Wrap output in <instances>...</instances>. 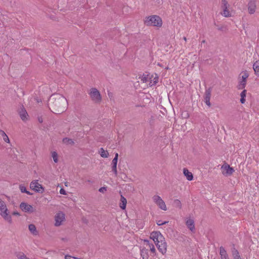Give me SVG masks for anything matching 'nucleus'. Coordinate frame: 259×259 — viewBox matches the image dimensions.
I'll return each mask as SVG.
<instances>
[{"label": "nucleus", "mask_w": 259, "mask_h": 259, "mask_svg": "<svg viewBox=\"0 0 259 259\" xmlns=\"http://www.w3.org/2000/svg\"><path fill=\"white\" fill-rule=\"evenodd\" d=\"M220 254L221 259H229L226 250L223 246L220 247Z\"/></svg>", "instance_id": "15"}, {"label": "nucleus", "mask_w": 259, "mask_h": 259, "mask_svg": "<svg viewBox=\"0 0 259 259\" xmlns=\"http://www.w3.org/2000/svg\"><path fill=\"white\" fill-rule=\"evenodd\" d=\"M19 188L21 192L25 193L28 195H32V194L29 191H27L26 188L24 186L20 185L19 186Z\"/></svg>", "instance_id": "29"}, {"label": "nucleus", "mask_w": 259, "mask_h": 259, "mask_svg": "<svg viewBox=\"0 0 259 259\" xmlns=\"http://www.w3.org/2000/svg\"><path fill=\"white\" fill-rule=\"evenodd\" d=\"M218 29L219 30L224 31H225L226 29V27H225V26H221L219 27L218 28Z\"/></svg>", "instance_id": "38"}, {"label": "nucleus", "mask_w": 259, "mask_h": 259, "mask_svg": "<svg viewBox=\"0 0 259 259\" xmlns=\"http://www.w3.org/2000/svg\"><path fill=\"white\" fill-rule=\"evenodd\" d=\"M28 229L30 232L33 235H36L38 234V232L34 225L30 224L28 226Z\"/></svg>", "instance_id": "22"}, {"label": "nucleus", "mask_w": 259, "mask_h": 259, "mask_svg": "<svg viewBox=\"0 0 259 259\" xmlns=\"http://www.w3.org/2000/svg\"><path fill=\"white\" fill-rule=\"evenodd\" d=\"M63 143L67 145H73L74 144V141L72 139L68 138H64L62 140Z\"/></svg>", "instance_id": "27"}, {"label": "nucleus", "mask_w": 259, "mask_h": 259, "mask_svg": "<svg viewBox=\"0 0 259 259\" xmlns=\"http://www.w3.org/2000/svg\"><path fill=\"white\" fill-rule=\"evenodd\" d=\"M19 114L21 118L23 120H25L27 119V116L28 115V114L24 108H22L21 109V110L19 111Z\"/></svg>", "instance_id": "21"}, {"label": "nucleus", "mask_w": 259, "mask_h": 259, "mask_svg": "<svg viewBox=\"0 0 259 259\" xmlns=\"http://www.w3.org/2000/svg\"><path fill=\"white\" fill-rule=\"evenodd\" d=\"M174 205L175 207H178L180 209L182 207L181 201L178 199H175L174 201Z\"/></svg>", "instance_id": "31"}, {"label": "nucleus", "mask_w": 259, "mask_h": 259, "mask_svg": "<svg viewBox=\"0 0 259 259\" xmlns=\"http://www.w3.org/2000/svg\"><path fill=\"white\" fill-rule=\"evenodd\" d=\"M205 40H203L202 41V43H205Z\"/></svg>", "instance_id": "46"}, {"label": "nucleus", "mask_w": 259, "mask_h": 259, "mask_svg": "<svg viewBox=\"0 0 259 259\" xmlns=\"http://www.w3.org/2000/svg\"><path fill=\"white\" fill-rule=\"evenodd\" d=\"M20 208L25 212H33V207L26 203L22 202L20 205Z\"/></svg>", "instance_id": "12"}, {"label": "nucleus", "mask_w": 259, "mask_h": 259, "mask_svg": "<svg viewBox=\"0 0 259 259\" xmlns=\"http://www.w3.org/2000/svg\"><path fill=\"white\" fill-rule=\"evenodd\" d=\"M223 175H231L234 171V169L228 164H224L222 166Z\"/></svg>", "instance_id": "11"}, {"label": "nucleus", "mask_w": 259, "mask_h": 259, "mask_svg": "<svg viewBox=\"0 0 259 259\" xmlns=\"http://www.w3.org/2000/svg\"><path fill=\"white\" fill-rule=\"evenodd\" d=\"M118 154L117 153H116L115 155V157L113 158V159H115L116 160L118 161Z\"/></svg>", "instance_id": "42"}, {"label": "nucleus", "mask_w": 259, "mask_h": 259, "mask_svg": "<svg viewBox=\"0 0 259 259\" xmlns=\"http://www.w3.org/2000/svg\"><path fill=\"white\" fill-rule=\"evenodd\" d=\"M233 255H234V259H238L237 258L238 257L239 258H241L240 256L239 255V253L237 250H235L234 251V252L233 253Z\"/></svg>", "instance_id": "33"}, {"label": "nucleus", "mask_w": 259, "mask_h": 259, "mask_svg": "<svg viewBox=\"0 0 259 259\" xmlns=\"http://www.w3.org/2000/svg\"><path fill=\"white\" fill-rule=\"evenodd\" d=\"M0 214L7 221L12 222V218L5 202L0 198Z\"/></svg>", "instance_id": "4"}, {"label": "nucleus", "mask_w": 259, "mask_h": 259, "mask_svg": "<svg viewBox=\"0 0 259 259\" xmlns=\"http://www.w3.org/2000/svg\"><path fill=\"white\" fill-rule=\"evenodd\" d=\"M65 259H77V258H76L75 257L71 256L69 255H66L65 256Z\"/></svg>", "instance_id": "37"}, {"label": "nucleus", "mask_w": 259, "mask_h": 259, "mask_svg": "<svg viewBox=\"0 0 259 259\" xmlns=\"http://www.w3.org/2000/svg\"><path fill=\"white\" fill-rule=\"evenodd\" d=\"M0 135L3 137V140L7 143H9L10 140L8 136L6 134L4 131L0 130Z\"/></svg>", "instance_id": "28"}, {"label": "nucleus", "mask_w": 259, "mask_h": 259, "mask_svg": "<svg viewBox=\"0 0 259 259\" xmlns=\"http://www.w3.org/2000/svg\"><path fill=\"white\" fill-rule=\"evenodd\" d=\"M107 190V187H102L100 188L99 190V191L101 193H104Z\"/></svg>", "instance_id": "34"}, {"label": "nucleus", "mask_w": 259, "mask_h": 259, "mask_svg": "<svg viewBox=\"0 0 259 259\" xmlns=\"http://www.w3.org/2000/svg\"><path fill=\"white\" fill-rule=\"evenodd\" d=\"M38 120L40 123H42L43 122L42 118L41 117H39L38 118Z\"/></svg>", "instance_id": "43"}, {"label": "nucleus", "mask_w": 259, "mask_h": 259, "mask_svg": "<svg viewBox=\"0 0 259 259\" xmlns=\"http://www.w3.org/2000/svg\"><path fill=\"white\" fill-rule=\"evenodd\" d=\"M253 69L255 74L259 76V60L255 61L253 65Z\"/></svg>", "instance_id": "23"}, {"label": "nucleus", "mask_w": 259, "mask_h": 259, "mask_svg": "<svg viewBox=\"0 0 259 259\" xmlns=\"http://www.w3.org/2000/svg\"><path fill=\"white\" fill-rule=\"evenodd\" d=\"M117 161L115 159H113L111 162V168L112 171L113 172L115 176H117Z\"/></svg>", "instance_id": "19"}, {"label": "nucleus", "mask_w": 259, "mask_h": 259, "mask_svg": "<svg viewBox=\"0 0 259 259\" xmlns=\"http://www.w3.org/2000/svg\"><path fill=\"white\" fill-rule=\"evenodd\" d=\"M52 156L53 158V160L55 163H57L58 162V154L56 152L54 151L52 152Z\"/></svg>", "instance_id": "32"}, {"label": "nucleus", "mask_w": 259, "mask_h": 259, "mask_svg": "<svg viewBox=\"0 0 259 259\" xmlns=\"http://www.w3.org/2000/svg\"><path fill=\"white\" fill-rule=\"evenodd\" d=\"M246 94V90H244L240 94L241 98H245Z\"/></svg>", "instance_id": "35"}, {"label": "nucleus", "mask_w": 259, "mask_h": 259, "mask_svg": "<svg viewBox=\"0 0 259 259\" xmlns=\"http://www.w3.org/2000/svg\"><path fill=\"white\" fill-rule=\"evenodd\" d=\"M101 156L103 158H107L109 153L107 150H105L103 148H101L99 151Z\"/></svg>", "instance_id": "25"}, {"label": "nucleus", "mask_w": 259, "mask_h": 259, "mask_svg": "<svg viewBox=\"0 0 259 259\" xmlns=\"http://www.w3.org/2000/svg\"><path fill=\"white\" fill-rule=\"evenodd\" d=\"M183 174L188 181H192L193 180V176L192 172L189 171L186 168L183 169Z\"/></svg>", "instance_id": "17"}, {"label": "nucleus", "mask_w": 259, "mask_h": 259, "mask_svg": "<svg viewBox=\"0 0 259 259\" xmlns=\"http://www.w3.org/2000/svg\"><path fill=\"white\" fill-rule=\"evenodd\" d=\"M168 222H166V221H165V222H162V221H158L157 222V224L158 225V226H161V225H164V224H166V223H167Z\"/></svg>", "instance_id": "36"}, {"label": "nucleus", "mask_w": 259, "mask_h": 259, "mask_svg": "<svg viewBox=\"0 0 259 259\" xmlns=\"http://www.w3.org/2000/svg\"><path fill=\"white\" fill-rule=\"evenodd\" d=\"M55 226H60L65 220V214L63 212H59L55 215Z\"/></svg>", "instance_id": "9"}, {"label": "nucleus", "mask_w": 259, "mask_h": 259, "mask_svg": "<svg viewBox=\"0 0 259 259\" xmlns=\"http://www.w3.org/2000/svg\"><path fill=\"white\" fill-rule=\"evenodd\" d=\"M238 259H241V258H239L238 257L237 258Z\"/></svg>", "instance_id": "47"}, {"label": "nucleus", "mask_w": 259, "mask_h": 259, "mask_svg": "<svg viewBox=\"0 0 259 259\" xmlns=\"http://www.w3.org/2000/svg\"><path fill=\"white\" fill-rule=\"evenodd\" d=\"M255 5L254 2H251L248 4V12L250 14H253L255 11Z\"/></svg>", "instance_id": "20"}, {"label": "nucleus", "mask_w": 259, "mask_h": 259, "mask_svg": "<svg viewBox=\"0 0 259 259\" xmlns=\"http://www.w3.org/2000/svg\"><path fill=\"white\" fill-rule=\"evenodd\" d=\"M126 199L122 196L121 195V198H120V207L122 209H124L126 207Z\"/></svg>", "instance_id": "24"}, {"label": "nucleus", "mask_w": 259, "mask_h": 259, "mask_svg": "<svg viewBox=\"0 0 259 259\" xmlns=\"http://www.w3.org/2000/svg\"><path fill=\"white\" fill-rule=\"evenodd\" d=\"M145 241L147 242L148 244H149V247H150V251H151V252H152L153 253H155L156 249H155V248L154 245L153 244L149 243V242L148 240H145Z\"/></svg>", "instance_id": "30"}, {"label": "nucleus", "mask_w": 259, "mask_h": 259, "mask_svg": "<svg viewBox=\"0 0 259 259\" xmlns=\"http://www.w3.org/2000/svg\"><path fill=\"white\" fill-rule=\"evenodd\" d=\"M67 105L66 99L60 94L52 95L48 101V106L50 109L56 114H60L64 112Z\"/></svg>", "instance_id": "1"}, {"label": "nucleus", "mask_w": 259, "mask_h": 259, "mask_svg": "<svg viewBox=\"0 0 259 259\" xmlns=\"http://www.w3.org/2000/svg\"><path fill=\"white\" fill-rule=\"evenodd\" d=\"M152 199L154 202L155 203L160 209L163 210H167V207L165 202L159 196L154 195L152 197Z\"/></svg>", "instance_id": "7"}, {"label": "nucleus", "mask_w": 259, "mask_h": 259, "mask_svg": "<svg viewBox=\"0 0 259 259\" xmlns=\"http://www.w3.org/2000/svg\"><path fill=\"white\" fill-rule=\"evenodd\" d=\"M140 255L143 259H149L148 250L145 248H143L140 250Z\"/></svg>", "instance_id": "18"}, {"label": "nucleus", "mask_w": 259, "mask_h": 259, "mask_svg": "<svg viewBox=\"0 0 259 259\" xmlns=\"http://www.w3.org/2000/svg\"><path fill=\"white\" fill-rule=\"evenodd\" d=\"M186 224L187 227L192 231H194L195 230V225H194V221L192 219L188 220Z\"/></svg>", "instance_id": "16"}, {"label": "nucleus", "mask_w": 259, "mask_h": 259, "mask_svg": "<svg viewBox=\"0 0 259 259\" xmlns=\"http://www.w3.org/2000/svg\"><path fill=\"white\" fill-rule=\"evenodd\" d=\"M60 193L61 194H63V195H66V194L65 190L64 189H63V188H61L60 189Z\"/></svg>", "instance_id": "39"}, {"label": "nucleus", "mask_w": 259, "mask_h": 259, "mask_svg": "<svg viewBox=\"0 0 259 259\" xmlns=\"http://www.w3.org/2000/svg\"><path fill=\"white\" fill-rule=\"evenodd\" d=\"M13 215H19V213H18V212H14L13 213Z\"/></svg>", "instance_id": "44"}, {"label": "nucleus", "mask_w": 259, "mask_h": 259, "mask_svg": "<svg viewBox=\"0 0 259 259\" xmlns=\"http://www.w3.org/2000/svg\"><path fill=\"white\" fill-rule=\"evenodd\" d=\"M249 76V74L247 71L242 72L239 77V83L237 85L238 90H242L245 88L246 84L247 78Z\"/></svg>", "instance_id": "5"}, {"label": "nucleus", "mask_w": 259, "mask_h": 259, "mask_svg": "<svg viewBox=\"0 0 259 259\" xmlns=\"http://www.w3.org/2000/svg\"><path fill=\"white\" fill-rule=\"evenodd\" d=\"M150 239H152L159 251L163 255L167 252V243L164 236L160 232H153L150 234Z\"/></svg>", "instance_id": "2"}, {"label": "nucleus", "mask_w": 259, "mask_h": 259, "mask_svg": "<svg viewBox=\"0 0 259 259\" xmlns=\"http://www.w3.org/2000/svg\"><path fill=\"white\" fill-rule=\"evenodd\" d=\"M92 100L95 103H99L101 102L102 97L99 91L96 88L91 89L89 93Z\"/></svg>", "instance_id": "6"}, {"label": "nucleus", "mask_w": 259, "mask_h": 259, "mask_svg": "<svg viewBox=\"0 0 259 259\" xmlns=\"http://www.w3.org/2000/svg\"><path fill=\"white\" fill-rule=\"evenodd\" d=\"M150 76L148 74H143L139 78L143 83L149 82Z\"/></svg>", "instance_id": "26"}, {"label": "nucleus", "mask_w": 259, "mask_h": 259, "mask_svg": "<svg viewBox=\"0 0 259 259\" xmlns=\"http://www.w3.org/2000/svg\"><path fill=\"white\" fill-rule=\"evenodd\" d=\"M211 88H208L205 90V94H204V102L206 103L207 105H208L209 107L210 106L211 104L210 102V98L211 96Z\"/></svg>", "instance_id": "13"}, {"label": "nucleus", "mask_w": 259, "mask_h": 259, "mask_svg": "<svg viewBox=\"0 0 259 259\" xmlns=\"http://www.w3.org/2000/svg\"><path fill=\"white\" fill-rule=\"evenodd\" d=\"M183 39H184L185 41H186V40H187V39H186V37H184Z\"/></svg>", "instance_id": "45"}, {"label": "nucleus", "mask_w": 259, "mask_h": 259, "mask_svg": "<svg viewBox=\"0 0 259 259\" xmlns=\"http://www.w3.org/2000/svg\"><path fill=\"white\" fill-rule=\"evenodd\" d=\"M158 81V76L157 74H152L150 76L149 80V87H152L154 85H156V83Z\"/></svg>", "instance_id": "14"}, {"label": "nucleus", "mask_w": 259, "mask_h": 259, "mask_svg": "<svg viewBox=\"0 0 259 259\" xmlns=\"http://www.w3.org/2000/svg\"><path fill=\"white\" fill-rule=\"evenodd\" d=\"M30 187L31 189L37 192L42 193L44 191L42 186L38 183L37 181L32 182L30 183Z\"/></svg>", "instance_id": "10"}, {"label": "nucleus", "mask_w": 259, "mask_h": 259, "mask_svg": "<svg viewBox=\"0 0 259 259\" xmlns=\"http://www.w3.org/2000/svg\"><path fill=\"white\" fill-rule=\"evenodd\" d=\"M229 4L226 0H222L221 8L223 10L222 15L226 17H231V15L228 10Z\"/></svg>", "instance_id": "8"}, {"label": "nucleus", "mask_w": 259, "mask_h": 259, "mask_svg": "<svg viewBox=\"0 0 259 259\" xmlns=\"http://www.w3.org/2000/svg\"><path fill=\"white\" fill-rule=\"evenodd\" d=\"M108 95L109 98H110V99H111L113 97V94L111 92H108Z\"/></svg>", "instance_id": "40"}, {"label": "nucleus", "mask_w": 259, "mask_h": 259, "mask_svg": "<svg viewBox=\"0 0 259 259\" xmlns=\"http://www.w3.org/2000/svg\"><path fill=\"white\" fill-rule=\"evenodd\" d=\"M145 24L147 26L160 27L162 24L161 19L157 15H153L146 17Z\"/></svg>", "instance_id": "3"}, {"label": "nucleus", "mask_w": 259, "mask_h": 259, "mask_svg": "<svg viewBox=\"0 0 259 259\" xmlns=\"http://www.w3.org/2000/svg\"><path fill=\"white\" fill-rule=\"evenodd\" d=\"M245 102V98H241L240 99V102L242 103V104H243Z\"/></svg>", "instance_id": "41"}]
</instances>
